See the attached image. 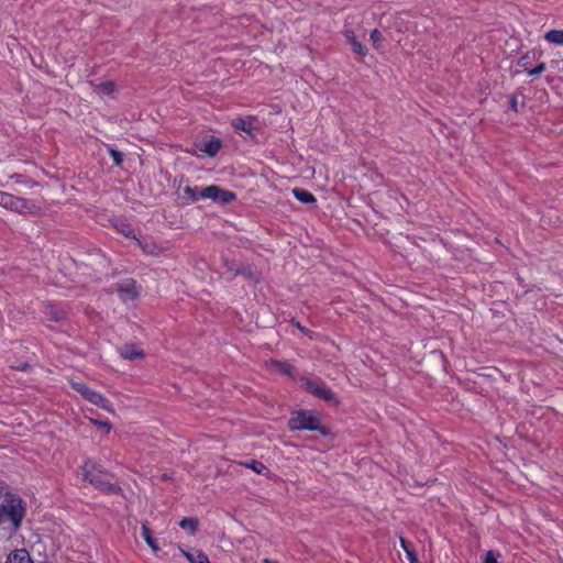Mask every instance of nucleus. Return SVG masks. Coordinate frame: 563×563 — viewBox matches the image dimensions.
<instances>
[{
    "instance_id": "1",
    "label": "nucleus",
    "mask_w": 563,
    "mask_h": 563,
    "mask_svg": "<svg viewBox=\"0 0 563 563\" xmlns=\"http://www.w3.org/2000/svg\"><path fill=\"white\" fill-rule=\"evenodd\" d=\"M26 515V503L11 490L1 493L0 525L8 523L12 532H16Z\"/></svg>"
},
{
    "instance_id": "2",
    "label": "nucleus",
    "mask_w": 563,
    "mask_h": 563,
    "mask_svg": "<svg viewBox=\"0 0 563 563\" xmlns=\"http://www.w3.org/2000/svg\"><path fill=\"white\" fill-rule=\"evenodd\" d=\"M81 470L84 481L91 484L99 492L106 495H120L122 493V488L119 485L104 478L107 474L97 462L88 459L85 461Z\"/></svg>"
},
{
    "instance_id": "3",
    "label": "nucleus",
    "mask_w": 563,
    "mask_h": 563,
    "mask_svg": "<svg viewBox=\"0 0 563 563\" xmlns=\"http://www.w3.org/2000/svg\"><path fill=\"white\" fill-rule=\"evenodd\" d=\"M288 429L291 431H317L322 435L328 434V429L322 426L321 416L316 410L299 409L291 412L288 420Z\"/></svg>"
},
{
    "instance_id": "4",
    "label": "nucleus",
    "mask_w": 563,
    "mask_h": 563,
    "mask_svg": "<svg viewBox=\"0 0 563 563\" xmlns=\"http://www.w3.org/2000/svg\"><path fill=\"white\" fill-rule=\"evenodd\" d=\"M0 206L18 213L34 214L37 209L33 201L4 191H0Z\"/></svg>"
},
{
    "instance_id": "5",
    "label": "nucleus",
    "mask_w": 563,
    "mask_h": 563,
    "mask_svg": "<svg viewBox=\"0 0 563 563\" xmlns=\"http://www.w3.org/2000/svg\"><path fill=\"white\" fill-rule=\"evenodd\" d=\"M119 298L123 302L135 300L140 296V290L136 280L133 278H125L115 285Z\"/></svg>"
},
{
    "instance_id": "6",
    "label": "nucleus",
    "mask_w": 563,
    "mask_h": 563,
    "mask_svg": "<svg viewBox=\"0 0 563 563\" xmlns=\"http://www.w3.org/2000/svg\"><path fill=\"white\" fill-rule=\"evenodd\" d=\"M225 267L234 275H241L256 284L260 282V274L251 264L245 263L235 266L233 263L225 262Z\"/></svg>"
},
{
    "instance_id": "7",
    "label": "nucleus",
    "mask_w": 563,
    "mask_h": 563,
    "mask_svg": "<svg viewBox=\"0 0 563 563\" xmlns=\"http://www.w3.org/2000/svg\"><path fill=\"white\" fill-rule=\"evenodd\" d=\"M42 313L49 320L55 322H62L66 319L67 314L65 310L55 305L52 301H45L43 303Z\"/></svg>"
},
{
    "instance_id": "8",
    "label": "nucleus",
    "mask_w": 563,
    "mask_h": 563,
    "mask_svg": "<svg viewBox=\"0 0 563 563\" xmlns=\"http://www.w3.org/2000/svg\"><path fill=\"white\" fill-rule=\"evenodd\" d=\"M254 121L255 117H238L232 120L231 125L234 130L242 131L253 139L255 136L253 126Z\"/></svg>"
},
{
    "instance_id": "9",
    "label": "nucleus",
    "mask_w": 563,
    "mask_h": 563,
    "mask_svg": "<svg viewBox=\"0 0 563 563\" xmlns=\"http://www.w3.org/2000/svg\"><path fill=\"white\" fill-rule=\"evenodd\" d=\"M86 400L106 411L112 412L113 410L112 402L104 395L97 390L92 389V391L89 394Z\"/></svg>"
},
{
    "instance_id": "10",
    "label": "nucleus",
    "mask_w": 563,
    "mask_h": 563,
    "mask_svg": "<svg viewBox=\"0 0 563 563\" xmlns=\"http://www.w3.org/2000/svg\"><path fill=\"white\" fill-rule=\"evenodd\" d=\"M4 563H34L29 551L24 548L11 551Z\"/></svg>"
},
{
    "instance_id": "11",
    "label": "nucleus",
    "mask_w": 563,
    "mask_h": 563,
    "mask_svg": "<svg viewBox=\"0 0 563 563\" xmlns=\"http://www.w3.org/2000/svg\"><path fill=\"white\" fill-rule=\"evenodd\" d=\"M344 36L349 44L352 47V51L360 55V56H366L368 51L367 48L356 38V35L352 29H347L344 31Z\"/></svg>"
},
{
    "instance_id": "12",
    "label": "nucleus",
    "mask_w": 563,
    "mask_h": 563,
    "mask_svg": "<svg viewBox=\"0 0 563 563\" xmlns=\"http://www.w3.org/2000/svg\"><path fill=\"white\" fill-rule=\"evenodd\" d=\"M222 148V142L220 139L216 136H211L209 140L205 141L199 150L207 154L210 157L216 156L220 150Z\"/></svg>"
},
{
    "instance_id": "13",
    "label": "nucleus",
    "mask_w": 563,
    "mask_h": 563,
    "mask_svg": "<svg viewBox=\"0 0 563 563\" xmlns=\"http://www.w3.org/2000/svg\"><path fill=\"white\" fill-rule=\"evenodd\" d=\"M120 355L132 361L144 357V352L135 344H124L120 347Z\"/></svg>"
},
{
    "instance_id": "14",
    "label": "nucleus",
    "mask_w": 563,
    "mask_h": 563,
    "mask_svg": "<svg viewBox=\"0 0 563 563\" xmlns=\"http://www.w3.org/2000/svg\"><path fill=\"white\" fill-rule=\"evenodd\" d=\"M269 365L274 371H276L277 373H279L282 375H285V376H288L291 378L295 376V367L289 362L271 360Z\"/></svg>"
},
{
    "instance_id": "15",
    "label": "nucleus",
    "mask_w": 563,
    "mask_h": 563,
    "mask_svg": "<svg viewBox=\"0 0 563 563\" xmlns=\"http://www.w3.org/2000/svg\"><path fill=\"white\" fill-rule=\"evenodd\" d=\"M135 241L141 247L142 252L146 255L157 256L165 252V249L154 241L143 242L140 239H135Z\"/></svg>"
},
{
    "instance_id": "16",
    "label": "nucleus",
    "mask_w": 563,
    "mask_h": 563,
    "mask_svg": "<svg viewBox=\"0 0 563 563\" xmlns=\"http://www.w3.org/2000/svg\"><path fill=\"white\" fill-rule=\"evenodd\" d=\"M141 536L145 543L152 549V551L156 554L159 551L158 544L156 540L152 536L151 528L147 522H143L141 527Z\"/></svg>"
},
{
    "instance_id": "17",
    "label": "nucleus",
    "mask_w": 563,
    "mask_h": 563,
    "mask_svg": "<svg viewBox=\"0 0 563 563\" xmlns=\"http://www.w3.org/2000/svg\"><path fill=\"white\" fill-rule=\"evenodd\" d=\"M292 194H294L295 198L302 203L308 205V203H313L317 201L313 194L306 189L295 188V189H292Z\"/></svg>"
},
{
    "instance_id": "18",
    "label": "nucleus",
    "mask_w": 563,
    "mask_h": 563,
    "mask_svg": "<svg viewBox=\"0 0 563 563\" xmlns=\"http://www.w3.org/2000/svg\"><path fill=\"white\" fill-rule=\"evenodd\" d=\"M179 526L187 530L190 536H195L198 530L199 521L196 518L186 517L179 521Z\"/></svg>"
},
{
    "instance_id": "19",
    "label": "nucleus",
    "mask_w": 563,
    "mask_h": 563,
    "mask_svg": "<svg viewBox=\"0 0 563 563\" xmlns=\"http://www.w3.org/2000/svg\"><path fill=\"white\" fill-rule=\"evenodd\" d=\"M314 397L322 399L324 401H332L334 399V393L328 388L324 384H319L318 388L316 389Z\"/></svg>"
},
{
    "instance_id": "20",
    "label": "nucleus",
    "mask_w": 563,
    "mask_h": 563,
    "mask_svg": "<svg viewBox=\"0 0 563 563\" xmlns=\"http://www.w3.org/2000/svg\"><path fill=\"white\" fill-rule=\"evenodd\" d=\"M543 37L551 44L563 45V30H550Z\"/></svg>"
},
{
    "instance_id": "21",
    "label": "nucleus",
    "mask_w": 563,
    "mask_h": 563,
    "mask_svg": "<svg viewBox=\"0 0 563 563\" xmlns=\"http://www.w3.org/2000/svg\"><path fill=\"white\" fill-rule=\"evenodd\" d=\"M219 192H221V188L219 186L210 185L201 190V196L202 199H211L213 201H218Z\"/></svg>"
},
{
    "instance_id": "22",
    "label": "nucleus",
    "mask_w": 563,
    "mask_h": 563,
    "mask_svg": "<svg viewBox=\"0 0 563 563\" xmlns=\"http://www.w3.org/2000/svg\"><path fill=\"white\" fill-rule=\"evenodd\" d=\"M183 192L184 198H187L190 202H196L202 199L201 191H199L198 187L186 186Z\"/></svg>"
},
{
    "instance_id": "23",
    "label": "nucleus",
    "mask_w": 563,
    "mask_h": 563,
    "mask_svg": "<svg viewBox=\"0 0 563 563\" xmlns=\"http://www.w3.org/2000/svg\"><path fill=\"white\" fill-rule=\"evenodd\" d=\"M69 384L71 388L79 393L85 399H87L89 394L92 391V389L88 387L84 382L70 379Z\"/></svg>"
},
{
    "instance_id": "24",
    "label": "nucleus",
    "mask_w": 563,
    "mask_h": 563,
    "mask_svg": "<svg viewBox=\"0 0 563 563\" xmlns=\"http://www.w3.org/2000/svg\"><path fill=\"white\" fill-rule=\"evenodd\" d=\"M97 88L100 93L110 96L115 91V84L111 80H108L97 85Z\"/></svg>"
},
{
    "instance_id": "25",
    "label": "nucleus",
    "mask_w": 563,
    "mask_h": 563,
    "mask_svg": "<svg viewBox=\"0 0 563 563\" xmlns=\"http://www.w3.org/2000/svg\"><path fill=\"white\" fill-rule=\"evenodd\" d=\"M117 230L123 234L124 236L126 238H133V239H137L134 233H133V229L131 227L130 223L128 222H120L119 224L115 225Z\"/></svg>"
},
{
    "instance_id": "26",
    "label": "nucleus",
    "mask_w": 563,
    "mask_h": 563,
    "mask_svg": "<svg viewBox=\"0 0 563 563\" xmlns=\"http://www.w3.org/2000/svg\"><path fill=\"white\" fill-rule=\"evenodd\" d=\"M236 199V195L232 191L225 190L221 188V192H219L218 201L222 203H230Z\"/></svg>"
},
{
    "instance_id": "27",
    "label": "nucleus",
    "mask_w": 563,
    "mask_h": 563,
    "mask_svg": "<svg viewBox=\"0 0 563 563\" xmlns=\"http://www.w3.org/2000/svg\"><path fill=\"white\" fill-rule=\"evenodd\" d=\"M532 59H533V56L530 55V53H526L518 58L517 64L519 67L523 68L528 73V70L530 69L529 66L531 65Z\"/></svg>"
},
{
    "instance_id": "28",
    "label": "nucleus",
    "mask_w": 563,
    "mask_h": 563,
    "mask_svg": "<svg viewBox=\"0 0 563 563\" xmlns=\"http://www.w3.org/2000/svg\"><path fill=\"white\" fill-rule=\"evenodd\" d=\"M301 384L305 390L313 395L320 383L312 380L310 378H301Z\"/></svg>"
},
{
    "instance_id": "29",
    "label": "nucleus",
    "mask_w": 563,
    "mask_h": 563,
    "mask_svg": "<svg viewBox=\"0 0 563 563\" xmlns=\"http://www.w3.org/2000/svg\"><path fill=\"white\" fill-rule=\"evenodd\" d=\"M109 155L114 165L120 166L123 163V154L122 152L115 148H109Z\"/></svg>"
},
{
    "instance_id": "30",
    "label": "nucleus",
    "mask_w": 563,
    "mask_h": 563,
    "mask_svg": "<svg viewBox=\"0 0 563 563\" xmlns=\"http://www.w3.org/2000/svg\"><path fill=\"white\" fill-rule=\"evenodd\" d=\"M545 69L547 64L542 62L538 64L534 68H530L527 74L531 77H537L540 76Z\"/></svg>"
},
{
    "instance_id": "31",
    "label": "nucleus",
    "mask_w": 563,
    "mask_h": 563,
    "mask_svg": "<svg viewBox=\"0 0 563 563\" xmlns=\"http://www.w3.org/2000/svg\"><path fill=\"white\" fill-rule=\"evenodd\" d=\"M245 466L253 470L255 473L261 474L265 470V465L257 461L245 463Z\"/></svg>"
},
{
    "instance_id": "32",
    "label": "nucleus",
    "mask_w": 563,
    "mask_h": 563,
    "mask_svg": "<svg viewBox=\"0 0 563 563\" xmlns=\"http://www.w3.org/2000/svg\"><path fill=\"white\" fill-rule=\"evenodd\" d=\"M91 422L104 430L106 433H109L111 431V423L109 421H102V420H95L92 419Z\"/></svg>"
},
{
    "instance_id": "33",
    "label": "nucleus",
    "mask_w": 563,
    "mask_h": 563,
    "mask_svg": "<svg viewBox=\"0 0 563 563\" xmlns=\"http://www.w3.org/2000/svg\"><path fill=\"white\" fill-rule=\"evenodd\" d=\"M371 40L373 41V45L376 47L377 43L382 40V33L378 29H374L371 32Z\"/></svg>"
},
{
    "instance_id": "34",
    "label": "nucleus",
    "mask_w": 563,
    "mask_h": 563,
    "mask_svg": "<svg viewBox=\"0 0 563 563\" xmlns=\"http://www.w3.org/2000/svg\"><path fill=\"white\" fill-rule=\"evenodd\" d=\"M484 563H498L497 558L493 551L486 552Z\"/></svg>"
},
{
    "instance_id": "35",
    "label": "nucleus",
    "mask_w": 563,
    "mask_h": 563,
    "mask_svg": "<svg viewBox=\"0 0 563 563\" xmlns=\"http://www.w3.org/2000/svg\"><path fill=\"white\" fill-rule=\"evenodd\" d=\"M407 558L409 560V563H418V558L413 550L407 551Z\"/></svg>"
},
{
    "instance_id": "36",
    "label": "nucleus",
    "mask_w": 563,
    "mask_h": 563,
    "mask_svg": "<svg viewBox=\"0 0 563 563\" xmlns=\"http://www.w3.org/2000/svg\"><path fill=\"white\" fill-rule=\"evenodd\" d=\"M295 325L305 335H310L311 334V331L309 329H307L306 327L301 325L300 322H296Z\"/></svg>"
},
{
    "instance_id": "37",
    "label": "nucleus",
    "mask_w": 563,
    "mask_h": 563,
    "mask_svg": "<svg viewBox=\"0 0 563 563\" xmlns=\"http://www.w3.org/2000/svg\"><path fill=\"white\" fill-rule=\"evenodd\" d=\"M510 109L514 110L515 112L518 111V100H517V97L512 96L510 98Z\"/></svg>"
},
{
    "instance_id": "38",
    "label": "nucleus",
    "mask_w": 563,
    "mask_h": 563,
    "mask_svg": "<svg viewBox=\"0 0 563 563\" xmlns=\"http://www.w3.org/2000/svg\"><path fill=\"white\" fill-rule=\"evenodd\" d=\"M400 545L404 549V551L407 553V551H411L407 540L405 538H400Z\"/></svg>"
},
{
    "instance_id": "39",
    "label": "nucleus",
    "mask_w": 563,
    "mask_h": 563,
    "mask_svg": "<svg viewBox=\"0 0 563 563\" xmlns=\"http://www.w3.org/2000/svg\"><path fill=\"white\" fill-rule=\"evenodd\" d=\"M263 563H278V562L269 560V559H264Z\"/></svg>"
}]
</instances>
